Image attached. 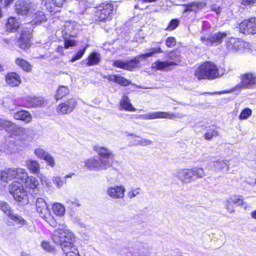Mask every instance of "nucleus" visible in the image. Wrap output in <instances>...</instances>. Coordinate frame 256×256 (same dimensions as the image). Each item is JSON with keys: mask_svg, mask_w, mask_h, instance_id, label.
Returning a JSON list of instances; mask_svg holds the SVG:
<instances>
[{"mask_svg": "<svg viewBox=\"0 0 256 256\" xmlns=\"http://www.w3.org/2000/svg\"><path fill=\"white\" fill-rule=\"evenodd\" d=\"M46 17H35L30 23L22 26L20 36L18 40V45L20 48L26 50L30 46V40L32 38V26L40 24L46 22Z\"/></svg>", "mask_w": 256, "mask_h": 256, "instance_id": "obj_1", "label": "nucleus"}, {"mask_svg": "<svg viewBox=\"0 0 256 256\" xmlns=\"http://www.w3.org/2000/svg\"><path fill=\"white\" fill-rule=\"evenodd\" d=\"M205 175L202 168L194 167L192 168H180L175 174L178 179L183 184H188L198 178H202Z\"/></svg>", "mask_w": 256, "mask_h": 256, "instance_id": "obj_2", "label": "nucleus"}, {"mask_svg": "<svg viewBox=\"0 0 256 256\" xmlns=\"http://www.w3.org/2000/svg\"><path fill=\"white\" fill-rule=\"evenodd\" d=\"M150 52L144 54L138 55L134 59L130 60H128L124 62L121 60H116L114 62L113 65L117 68L132 70L134 68H136L140 62V58L146 59L152 56L154 54L162 53L163 51L160 48H152L150 50Z\"/></svg>", "mask_w": 256, "mask_h": 256, "instance_id": "obj_3", "label": "nucleus"}, {"mask_svg": "<svg viewBox=\"0 0 256 256\" xmlns=\"http://www.w3.org/2000/svg\"><path fill=\"white\" fill-rule=\"evenodd\" d=\"M196 77L198 79L212 80L219 75L218 67L214 62H206L198 68L194 72Z\"/></svg>", "mask_w": 256, "mask_h": 256, "instance_id": "obj_4", "label": "nucleus"}, {"mask_svg": "<svg viewBox=\"0 0 256 256\" xmlns=\"http://www.w3.org/2000/svg\"><path fill=\"white\" fill-rule=\"evenodd\" d=\"M9 192L17 201L26 204L28 202V196L22 184L15 181L9 186Z\"/></svg>", "mask_w": 256, "mask_h": 256, "instance_id": "obj_5", "label": "nucleus"}, {"mask_svg": "<svg viewBox=\"0 0 256 256\" xmlns=\"http://www.w3.org/2000/svg\"><path fill=\"white\" fill-rule=\"evenodd\" d=\"M74 238L72 232L66 228H58L55 230L52 236L54 242L62 246L64 243L73 241Z\"/></svg>", "mask_w": 256, "mask_h": 256, "instance_id": "obj_6", "label": "nucleus"}, {"mask_svg": "<svg viewBox=\"0 0 256 256\" xmlns=\"http://www.w3.org/2000/svg\"><path fill=\"white\" fill-rule=\"evenodd\" d=\"M94 150L97 152L100 160L103 162L108 168L111 167L113 164L114 154L109 148L101 146H96Z\"/></svg>", "mask_w": 256, "mask_h": 256, "instance_id": "obj_7", "label": "nucleus"}, {"mask_svg": "<svg viewBox=\"0 0 256 256\" xmlns=\"http://www.w3.org/2000/svg\"><path fill=\"white\" fill-rule=\"evenodd\" d=\"M3 129L9 132H12L14 134L18 136H24L30 131L28 129L18 127L9 120L0 118V130Z\"/></svg>", "mask_w": 256, "mask_h": 256, "instance_id": "obj_8", "label": "nucleus"}, {"mask_svg": "<svg viewBox=\"0 0 256 256\" xmlns=\"http://www.w3.org/2000/svg\"><path fill=\"white\" fill-rule=\"evenodd\" d=\"M184 116L183 115H180L178 114H170L164 112H149L144 114H138L136 116V118L140 120H153L156 118L173 119L176 118H182Z\"/></svg>", "mask_w": 256, "mask_h": 256, "instance_id": "obj_9", "label": "nucleus"}, {"mask_svg": "<svg viewBox=\"0 0 256 256\" xmlns=\"http://www.w3.org/2000/svg\"><path fill=\"white\" fill-rule=\"evenodd\" d=\"M226 36L227 34L226 32H218L212 34L208 36H202L200 37V40L206 46H216L222 42Z\"/></svg>", "mask_w": 256, "mask_h": 256, "instance_id": "obj_10", "label": "nucleus"}, {"mask_svg": "<svg viewBox=\"0 0 256 256\" xmlns=\"http://www.w3.org/2000/svg\"><path fill=\"white\" fill-rule=\"evenodd\" d=\"M0 210L16 224L20 226L26 224V220L21 216L12 212L10 206L6 202L0 201Z\"/></svg>", "mask_w": 256, "mask_h": 256, "instance_id": "obj_11", "label": "nucleus"}, {"mask_svg": "<svg viewBox=\"0 0 256 256\" xmlns=\"http://www.w3.org/2000/svg\"><path fill=\"white\" fill-rule=\"evenodd\" d=\"M77 105L76 100L71 98L59 104L56 108V112L60 115L68 114L74 111Z\"/></svg>", "mask_w": 256, "mask_h": 256, "instance_id": "obj_12", "label": "nucleus"}, {"mask_svg": "<svg viewBox=\"0 0 256 256\" xmlns=\"http://www.w3.org/2000/svg\"><path fill=\"white\" fill-rule=\"evenodd\" d=\"M256 86V75L251 73L242 74L241 82L236 86L238 89L252 88Z\"/></svg>", "mask_w": 256, "mask_h": 256, "instance_id": "obj_13", "label": "nucleus"}, {"mask_svg": "<svg viewBox=\"0 0 256 256\" xmlns=\"http://www.w3.org/2000/svg\"><path fill=\"white\" fill-rule=\"evenodd\" d=\"M240 32L245 34L256 33V17H251L240 24Z\"/></svg>", "mask_w": 256, "mask_h": 256, "instance_id": "obj_14", "label": "nucleus"}, {"mask_svg": "<svg viewBox=\"0 0 256 256\" xmlns=\"http://www.w3.org/2000/svg\"><path fill=\"white\" fill-rule=\"evenodd\" d=\"M84 166L90 170H94L96 171L108 168L97 156L86 160L84 161Z\"/></svg>", "mask_w": 256, "mask_h": 256, "instance_id": "obj_15", "label": "nucleus"}, {"mask_svg": "<svg viewBox=\"0 0 256 256\" xmlns=\"http://www.w3.org/2000/svg\"><path fill=\"white\" fill-rule=\"evenodd\" d=\"M226 47L230 50L236 51L243 48H248L249 44L242 40L232 38L226 42Z\"/></svg>", "mask_w": 256, "mask_h": 256, "instance_id": "obj_16", "label": "nucleus"}, {"mask_svg": "<svg viewBox=\"0 0 256 256\" xmlns=\"http://www.w3.org/2000/svg\"><path fill=\"white\" fill-rule=\"evenodd\" d=\"M96 16L104 15L110 16V14L115 15L116 9L114 8L112 3L102 4L96 8Z\"/></svg>", "mask_w": 256, "mask_h": 256, "instance_id": "obj_17", "label": "nucleus"}, {"mask_svg": "<svg viewBox=\"0 0 256 256\" xmlns=\"http://www.w3.org/2000/svg\"><path fill=\"white\" fill-rule=\"evenodd\" d=\"M125 188L122 186H114L109 187L107 190V194L114 199L122 198L124 196Z\"/></svg>", "mask_w": 256, "mask_h": 256, "instance_id": "obj_18", "label": "nucleus"}, {"mask_svg": "<svg viewBox=\"0 0 256 256\" xmlns=\"http://www.w3.org/2000/svg\"><path fill=\"white\" fill-rule=\"evenodd\" d=\"M36 206V210L40 216L44 218H47L49 216V210L45 200L42 198H37Z\"/></svg>", "mask_w": 256, "mask_h": 256, "instance_id": "obj_19", "label": "nucleus"}, {"mask_svg": "<svg viewBox=\"0 0 256 256\" xmlns=\"http://www.w3.org/2000/svg\"><path fill=\"white\" fill-rule=\"evenodd\" d=\"M72 242L70 241L62 244L60 246L62 251L66 256H80L78 250L73 244Z\"/></svg>", "mask_w": 256, "mask_h": 256, "instance_id": "obj_20", "label": "nucleus"}, {"mask_svg": "<svg viewBox=\"0 0 256 256\" xmlns=\"http://www.w3.org/2000/svg\"><path fill=\"white\" fill-rule=\"evenodd\" d=\"M6 83L10 86H16L21 83L20 76L15 72L8 73L5 77Z\"/></svg>", "mask_w": 256, "mask_h": 256, "instance_id": "obj_21", "label": "nucleus"}, {"mask_svg": "<svg viewBox=\"0 0 256 256\" xmlns=\"http://www.w3.org/2000/svg\"><path fill=\"white\" fill-rule=\"evenodd\" d=\"M20 24L19 17H9L6 24V30L14 32L17 30Z\"/></svg>", "mask_w": 256, "mask_h": 256, "instance_id": "obj_22", "label": "nucleus"}, {"mask_svg": "<svg viewBox=\"0 0 256 256\" xmlns=\"http://www.w3.org/2000/svg\"><path fill=\"white\" fill-rule=\"evenodd\" d=\"M15 172V168H10L0 172V180L8 182L9 181L16 179V172Z\"/></svg>", "mask_w": 256, "mask_h": 256, "instance_id": "obj_23", "label": "nucleus"}, {"mask_svg": "<svg viewBox=\"0 0 256 256\" xmlns=\"http://www.w3.org/2000/svg\"><path fill=\"white\" fill-rule=\"evenodd\" d=\"M204 6L205 4L202 2H192L186 6H184V14H190L191 12L195 13Z\"/></svg>", "mask_w": 256, "mask_h": 256, "instance_id": "obj_24", "label": "nucleus"}, {"mask_svg": "<svg viewBox=\"0 0 256 256\" xmlns=\"http://www.w3.org/2000/svg\"><path fill=\"white\" fill-rule=\"evenodd\" d=\"M14 117L15 119L20 120L28 123L32 120V116L26 110H22L14 114Z\"/></svg>", "mask_w": 256, "mask_h": 256, "instance_id": "obj_25", "label": "nucleus"}, {"mask_svg": "<svg viewBox=\"0 0 256 256\" xmlns=\"http://www.w3.org/2000/svg\"><path fill=\"white\" fill-rule=\"evenodd\" d=\"M16 11L18 14L26 15L28 11V5L23 1L18 0L15 4Z\"/></svg>", "mask_w": 256, "mask_h": 256, "instance_id": "obj_26", "label": "nucleus"}, {"mask_svg": "<svg viewBox=\"0 0 256 256\" xmlns=\"http://www.w3.org/2000/svg\"><path fill=\"white\" fill-rule=\"evenodd\" d=\"M109 81L114 82L122 86H127L131 84V82L120 75H114V76H108Z\"/></svg>", "mask_w": 256, "mask_h": 256, "instance_id": "obj_27", "label": "nucleus"}, {"mask_svg": "<svg viewBox=\"0 0 256 256\" xmlns=\"http://www.w3.org/2000/svg\"><path fill=\"white\" fill-rule=\"evenodd\" d=\"M120 107L126 110L136 111V109L133 107L128 96H124L120 102Z\"/></svg>", "mask_w": 256, "mask_h": 256, "instance_id": "obj_28", "label": "nucleus"}, {"mask_svg": "<svg viewBox=\"0 0 256 256\" xmlns=\"http://www.w3.org/2000/svg\"><path fill=\"white\" fill-rule=\"evenodd\" d=\"M0 104L10 110H14L16 106L15 101L9 98H6L2 100H0Z\"/></svg>", "mask_w": 256, "mask_h": 256, "instance_id": "obj_29", "label": "nucleus"}, {"mask_svg": "<svg viewBox=\"0 0 256 256\" xmlns=\"http://www.w3.org/2000/svg\"><path fill=\"white\" fill-rule=\"evenodd\" d=\"M214 166L218 170L226 171L228 170V162L224 160H218L213 162Z\"/></svg>", "mask_w": 256, "mask_h": 256, "instance_id": "obj_30", "label": "nucleus"}, {"mask_svg": "<svg viewBox=\"0 0 256 256\" xmlns=\"http://www.w3.org/2000/svg\"><path fill=\"white\" fill-rule=\"evenodd\" d=\"M69 93L68 87L64 86H60L56 90L55 94V98L56 100H60Z\"/></svg>", "mask_w": 256, "mask_h": 256, "instance_id": "obj_31", "label": "nucleus"}, {"mask_svg": "<svg viewBox=\"0 0 256 256\" xmlns=\"http://www.w3.org/2000/svg\"><path fill=\"white\" fill-rule=\"evenodd\" d=\"M174 64H175L174 62H168V61L162 62L157 60L156 62L152 63V68L158 70H162L168 66H173Z\"/></svg>", "mask_w": 256, "mask_h": 256, "instance_id": "obj_32", "label": "nucleus"}, {"mask_svg": "<svg viewBox=\"0 0 256 256\" xmlns=\"http://www.w3.org/2000/svg\"><path fill=\"white\" fill-rule=\"evenodd\" d=\"M88 60V62L86 63V66H91L97 64L100 62V55L98 53L93 52L90 55Z\"/></svg>", "mask_w": 256, "mask_h": 256, "instance_id": "obj_33", "label": "nucleus"}, {"mask_svg": "<svg viewBox=\"0 0 256 256\" xmlns=\"http://www.w3.org/2000/svg\"><path fill=\"white\" fill-rule=\"evenodd\" d=\"M16 64L26 72H30L31 70L30 64L28 62L22 58H16Z\"/></svg>", "mask_w": 256, "mask_h": 256, "instance_id": "obj_34", "label": "nucleus"}, {"mask_svg": "<svg viewBox=\"0 0 256 256\" xmlns=\"http://www.w3.org/2000/svg\"><path fill=\"white\" fill-rule=\"evenodd\" d=\"M24 182L26 183V185L27 187L34 189L37 187L38 185V180L34 177L28 176V178L24 180Z\"/></svg>", "mask_w": 256, "mask_h": 256, "instance_id": "obj_35", "label": "nucleus"}, {"mask_svg": "<svg viewBox=\"0 0 256 256\" xmlns=\"http://www.w3.org/2000/svg\"><path fill=\"white\" fill-rule=\"evenodd\" d=\"M16 170V179L21 180L22 182H24V180L28 178V172L26 170L22 168H15Z\"/></svg>", "mask_w": 256, "mask_h": 256, "instance_id": "obj_36", "label": "nucleus"}, {"mask_svg": "<svg viewBox=\"0 0 256 256\" xmlns=\"http://www.w3.org/2000/svg\"><path fill=\"white\" fill-rule=\"evenodd\" d=\"M26 101L29 104V106L31 107L39 106L43 103L42 98L34 97H28L27 98Z\"/></svg>", "mask_w": 256, "mask_h": 256, "instance_id": "obj_37", "label": "nucleus"}, {"mask_svg": "<svg viewBox=\"0 0 256 256\" xmlns=\"http://www.w3.org/2000/svg\"><path fill=\"white\" fill-rule=\"evenodd\" d=\"M180 54L178 52H171L168 54L166 58H168L170 61H168V62H174L173 66L178 65V63L180 61Z\"/></svg>", "mask_w": 256, "mask_h": 256, "instance_id": "obj_38", "label": "nucleus"}, {"mask_svg": "<svg viewBox=\"0 0 256 256\" xmlns=\"http://www.w3.org/2000/svg\"><path fill=\"white\" fill-rule=\"evenodd\" d=\"M27 166L30 170L33 173L38 174L40 172V166L36 160H30L27 162Z\"/></svg>", "mask_w": 256, "mask_h": 256, "instance_id": "obj_39", "label": "nucleus"}, {"mask_svg": "<svg viewBox=\"0 0 256 256\" xmlns=\"http://www.w3.org/2000/svg\"><path fill=\"white\" fill-rule=\"evenodd\" d=\"M53 211L57 216H62L65 212L64 207L59 203L54 204L52 206Z\"/></svg>", "mask_w": 256, "mask_h": 256, "instance_id": "obj_40", "label": "nucleus"}, {"mask_svg": "<svg viewBox=\"0 0 256 256\" xmlns=\"http://www.w3.org/2000/svg\"><path fill=\"white\" fill-rule=\"evenodd\" d=\"M218 135V132L212 128H209L204 134V138L207 140H211L214 136Z\"/></svg>", "mask_w": 256, "mask_h": 256, "instance_id": "obj_41", "label": "nucleus"}, {"mask_svg": "<svg viewBox=\"0 0 256 256\" xmlns=\"http://www.w3.org/2000/svg\"><path fill=\"white\" fill-rule=\"evenodd\" d=\"M129 136H132V138L134 137L140 138L138 140V143H136V145H140L143 146H148L152 144V142L148 139L142 138L138 136H134L133 134H130Z\"/></svg>", "mask_w": 256, "mask_h": 256, "instance_id": "obj_42", "label": "nucleus"}, {"mask_svg": "<svg viewBox=\"0 0 256 256\" xmlns=\"http://www.w3.org/2000/svg\"><path fill=\"white\" fill-rule=\"evenodd\" d=\"M252 110L249 108H245L240 112L238 118L240 120L247 119L250 116H251Z\"/></svg>", "mask_w": 256, "mask_h": 256, "instance_id": "obj_43", "label": "nucleus"}, {"mask_svg": "<svg viewBox=\"0 0 256 256\" xmlns=\"http://www.w3.org/2000/svg\"><path fill=\"white\" fill-rule=\"evenodd\" d=\"M231 202L237 206H242L244 204V202L239 196H232L230 197Z\"/></svg>", "mask_w": 256, "mask_h": 256, "instance_id": "obj_44", "label": "nucleus"}, {"mask_svg": "<svg viewBox=\"0 0 256 256\" xmlns=\"http://www.w3.org/2000/svg\"><path fill=\"white\" fill-rule=\"evenodd\" d=\"M52 180L53 183L56 184L58 188H60L66 183V181L64 179L58 176L53 177Z\"/></svg>", "mask_w": 256, "mask_h": 256, "instance_id": "obj_45", "label": "nucleus"}, {"mask_svg": "<svg viewBox=\"0 0 256 256\" xmlns=\"http://www.w3.org/2000/svg\"><path fill=\"white\" fill-rule=\"evenodd\" d=\"M234 204L231 202L230 197L225 202V207L226 210L230 213L234 212L235 210L234 206Z\"/></svg>", "mask_w": 256, "mask_h": 256, "instance_id": "obj_46", "label": "nucleus"}, {"mask_svg": "<svg viewBox=\"0 0 256 256\" xmlns=\"http://www.w3.org/2000/svg\"><path fill=\"white\" fill-rule=\"evenodd\" d=\"M34 154L38 157L44 159L48 153L41 148H36L34 150Z\"/></svg>", "mask_w": 256, "mask_h": 256, "instance_id": "obj_47", "label": "nucleus"}, {"mask_svg": "<svg viewBox=\"0 0 256 256\" xmlns=\"http://www.w3.org/2000/svg\"><path fill=\"white\" fill-rule=\"evenodd\" d=\"M140 188H137L129 191L128 192V196L130 199L134 198V197L140 194Z\"/></svg>", "mask_w": 256, "mask_h": 256, "instance_id": "obj_48", "label": "nucleus"}, {"mask_svg": "<svg viewBox=\"0 0 256 256\" xmlns=\"http://www.w3.org/2000/svg\"><path fill=\"white\" fill-rule=\"evenodd\" d=\"M179 21L178 19L172 20L166 30H174L178 25Z\"/></svg>", "mask_w": 256, "mask_h": 256, "instance_id": "obj_49", "label": "nucleus"}, {"mask_svg": "<svg viewBox=\"0 0 256 256\" xmlns=\"http://www.w3.org/2000/svg\"><path fill=\"white\" fill-rule=\"evenodd\" d=\"M86 48L80 50L71 59V62H74L80 58L85 52Z\"/></svg>", "mask_w": 256, "mask_h": 256, "instance_id": "obj_50", "label": "nucleus"}, {"mask_svg": "<svg viewBox=\"0 0 256 256\" xmlns=\"http://www.w3.org/2000/svg\"><path fill=\"white\" fill-rule=\"evenodd\" d=\"M176 44V39L174 37H168L166 40V44L169 48L174 46Z\"/></svg>", "mask_w": 256, "mask_h": 256, "instance_id": "obj_51", "label": "nucleus"}, {"mask_svg": "<svg viewBox=\"0 0 256 256\" xmlns=\"http://www.w3.org/2000/svg\"><path fill=\"white\" fill-rule=\"evenodd\" d=\"M44 160L52 166H54V158L48 154Z\"/></svg>", "mask_w": 256, "mask_h": 256, "instance_id": "obj_52", "label": "nucleus"}, {"mask_svg": "<svg viewBox=\"0 0 256 256\" xmlns=\"http://www.w3.org/2000/svg\"><path fill=\"white\" fill-rule=\"evenodd\" d=\"M76 44V42L72 40H66L64 42V48H68L70 46H74Z\"/></svg>", "mask_w": 256, "mask_h": 256, "instance_id": "obj_53", "label": "nucleus"}, {"mask_svg": "<svg viewBox=\"0 0 256 256\" xmlns=\"http://www.w3.org/2000/svg\"><path fill=\"white\" fill-rule=\"evenodd\" d=\"M65 0H52V4L60 8L62 6Z\"/></svg>", "mask_w": 256, "mask_h": 256, "instance_id": "obj_54", "label": "nucleus"}, {"mask_svg": "<svg viewBox=\"0 0 256 256\" xmlns=\"http://www.w3.org/2000/svg\"><path fill=\"white\" fill-rule=\"evenodd\" d=\"M256 2V0H242V4L244 6L252 5Z\"/></svg>", "mask_w": 256, "mask_h": 256, "instance_id": "obj_55", "label": "nucleus"}, {"mask_svg": "<svg viewBox=\"0 0 256 256\" xmlns=\"http://www.w3.org/2000/svg\"><path fill=\"white\" fill-rule=\"evenodd\" d=\"M42 247L46 251L50 252L51 248L48 243L44 242L42 243Z\"/></svg>", "mask_w": 256, "mask_h": 256, "instance_id": "obj_56", "label": "nucleus"}, {"mask_svg": "<svg viewBox=\"0 0 256 256\" xmlns=\"http://www.w3.org/2000/svg\"><path fill=\"white\" fill-rule=\"evenodd\" d=\"M67 203L68 204L74 205V206H80V204L77 202H76V201L72 202V201H71V200H68V201L67 202Z\"/></svg>", "mask_w": 256, "mask_h": 256, "instance_id": "obj_57", "label": "nucleus"}, {"mask_svg": "<svg viewBox=\"0 0 256 256\" xmlns=\"http://www.w3.org/2000/svg\"><path fill=\"white\" fill-rule=\"evenodd\" d=\"M56 52L60 54H63V47L62 46H58L56 48Z\"/></svg>", "mask_w": 256, "mask_h": 256, "instance_id": "obj_58", "label": "nucleus"}, {"mask_svg": "<svg viewBox=\"0 0 256 256\" xmlns=\"http://www.w3.org/2000/svg\"><path fill=\"white\" fill-rule=\"evenodd\" d=\"M250 216L252 218L256 220V210L250 213Z\"/></svg>", "mask_w": 256, "mask_h": 256, "instance_id": "obj_59", "label": "nucleus"}, {"mask_svg": "<svg viewBox=\"0 0 256 256\" xmlns=\"http://www.w3.org/2000/svg\"><path fill=\"white\" fill-rule=\"evenodd\" d=\"M13 1H14V0H5L6 6H8L9 4H11Z\"/></svg>", "mask_w": 256, "mask_h": 256, "instance_id": "obj_60", "label": "nucleus"}, {"mask_svg": "<svg viewBox=\"0 0 256 256\" xmlns=\"http://www.w3.org/2000/svg\"><path fill=\"white\" fill-rule=\"evenodd\" d=\"M74 173H72V174H67L65 176H64L63 178L65 180H66V178H70L72 176V175H74Z\"/></svg>", "mask_w": 256, "mask_h": 256, "instance_id": "obj_61", "label": "nucleus"}, {"mask_svg": "<svg viewBox=\"0 0 256 256\" xmlns=\"http://www.w3.org/2000/svg\"><path fill=\"white\" fill-rule=\"evenodd\" d=\"M142 2H156V0H142Z\"/></svg>", "mask_w": 256, "mask_h": 256, "instance_id": "obj_62", "label": "nucleus"}, {"mask_svg": "<svg viewBox=\"0 0 256 256\" xmlns=\"http://www.w3.org/2000/svg\"><path fill=\"white\" fill-rule=\"evenodd\" d=\"M114 75H108V76H104L103 78H107L109 80L108 76H114Z\"/></svg>", "mask_w": 256, "mask_h": 256, "instance_id": "obj_63", "label": "nucleus"}, {"mask_svg": "<svg viewBox=\"0 0 256 256\" xmlns=\"http://www.w3.org/2000/svg\"><path fill=\"white\" fill-rule=\"evenodd\" d=\"M21 256H30V255H29V254H26V253H24V252H22V253Z\"/></svg>", "mask_w": 256, "mask_h": 256, "instance_id": "obj_64", "label": "nucleus"}]
</instances>
